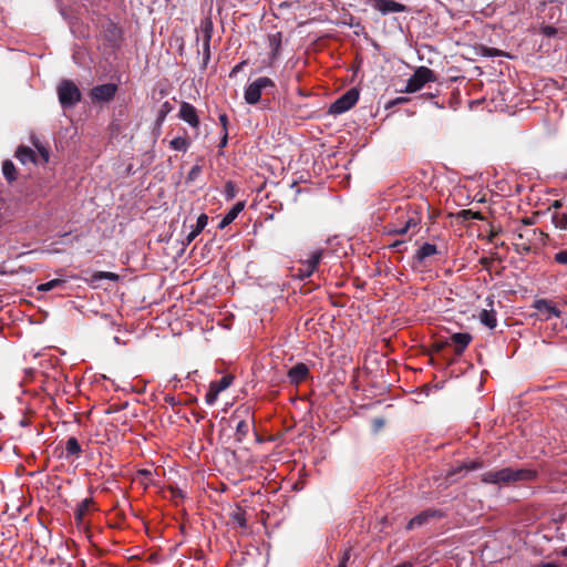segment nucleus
I'll return each instance as SVG.
<instances>
[{
  "instance_id": "f257e3e1",
  "label": "nucleus",
  "mask_w": 567,
  "mask_h": 567,
  "mask_svg": "<svg viewBox=\"0 0 567 567\" xmlns=\"http://www.w3.org/2000/svg\"><path fill=\"white\" fill-rule=\"evenodd\" d=\"M275 87L276 84L270 78L260 76L245 87V102L249 105H255L261 100L264 92L274 93Z\"/></svg>"
},
{
  "instance_id": "f03ea898",
  "label": "nucleus",
  "mask_w": 567,
  "mask_h": 567,
  "mask_svg": "<svg viewBox=\"0 0 567 567\" xmlns=\"http://www.w3.org/2000/svg\"><path fill=\"white\" fill-rule=\"evenodd\" d=\"M56 92L59 103L64 110L75 106L82 97L80 89L71 80H62L58 85Z\"/></svg>"
},
{
  "instance_id": "7ed1b4c3",
  "label": "nucleus",
  "mask_w": 567,
  "mask_h": 567,
  "mask_svg": "<svg viewBox=\"0 0 567 567\" xmlns=\"http://www.w3.org/2000/svg\"><path fill=\"white\" fill-rule=\"evenodd\" d=\"M435 80L433 70L426 66H419L411 78L408 80L406 85L402 92L415 93L420 91L427 82Z\"/></svg>"
},
{
  "instance_id": "20e7f679",
  "label": "nucleus",
  "mask_w": 567,
  "mask_h": 567,
  "mask_svg": "<svg viewBox=\"0 0 567 567\" xmlns=\"http://www.w3.org/2000/svg\"><path fill=\"white\" fill-rule=\"evenodd\" d=\"M535 476V472L530 470H517L513 471L509 468L502 470L495 473L488 474V481L493 483L501 482H516V481H529Z\"/></svg>"
},
{
  "instance_id": "39448f33",
  "label": "nucleus",
  "mask_w": 567,
  "mask_h": 567,
  "mask_svg": "<svg viewBox=\"0 0 567 567\" xmlns=\"http://www.w3.org/2000/svg\"><path fill=\"white\" fill-rule=\"evenodd\" d=\"M359 95L360 93L357 87L349 89L329 106V114L340 115L349 111L358 102Z\"/></svg>"
},
{
  "instance_id": "423d86ee",
  "label": "nucleus",
  "mask_w": 567,
  "mask_h": 567,
  "mask_svg": "<svg viewBox=\"0 0 567 567\" xmlns=\"http://www.w3.org/2000/svg\"><path fill=\"white\" fill-rule=\"evenodd\" d=\"M234 377L230 374L224 375L217 381H213L209 384L208 392L205 395V402L207 405H214L220 392L225 391L233 383Z\"/></svg>"
},
{
  "instance_id": "0eeeda50",
  "label": "nucleus",
  "mask_w": 567,
  "mask_h": 567,
  "mask_svg": "<svg viewBox=\"0 0 567 567\" xmlns=\"http://www.w3.org/2000/svg\"><path fill=\"white\" fill-rule=\"evenodd\" d=\"M117 85L114 83H105L96 85L91 90V99L94 102H110L114 99Z\"/></svg>"
},
{
  "instance_id": "6e6552de",
  "label": "nucleus",
  "mask_w": 567,
  "mask_h": 567,
  "mask_svg": "<svg viewBox=\"0 0 567 567\" xmlns=\"http://www.w3.org/2000/svg\"><path fill=\"white\" fill-rule=\"evenodd\" d=\"M323 251L321 249L315 250L310 254L309 258L301 261V268L299 269V276L301 279L309 278L315 270L317 269L318 265L321 261Z\"/></svg>"
},
{
  "instance_id": "1a4fd4ad",
  "label": "nucleus",
  "mask_w": 567,
  "mask_h": 567,
  "mask_svg": "<svg viewBox=\"0 0 567 567\" xmlns=\"http://www.w3.org/2000/svg\"><path fill=\"white\" fill-rule=\"evenodd\" d=\"M486 307L478 315V320L488 329H494L497 324L496 312L494 310V296H488L485 299Z\"/></svg>"
},
{
  "instance_id": "9d476101",
  "label": "nucleus",
  "mask_w": 567,
  "mask_h": 567,
  "mask_svg": "<svg viewBox=\"0 0 567 567\" xmlns=\"http://www.w3.org/2000/svg\"><path fill=\"white\" fill-rule=\"evenodd\" d=\"M444 516V513L441 509H425L414 516L406 525L408 530H412L416 527H421L429 523L432 518H441Z\"/></svg>"
},
{
  "instance_id": "9b49d317",
  "label": "nucleus",
  "mask_w": 567,
  "mask_h": 567,
  "mask_svg": "<svg viewBox=\"0 0 567 567\" xmlns=\"http://www.w3.org/2000/svg\"><path fill=\"white\" fill-rule=\"evenodd\" d=\"M204 42H203V65L206 68L210 60V39L213 32V23L209 19H205L200 24Z\"/></svg>"
},
{
  "instance_id": "f8f14e48",
  "label": "nucleus",
  "mask_w": 567,
  "mask_h": 567,
  "mask_svg": "<svg viewBox=\"0 0 567 567\" xmlns=\"http://www.w3.org/2000/svg\"><path fill=\"white\" fill-rule=\"evenodd\" d=\"M372 7L378 10L382 16L389 13H400L406 10L405 4L395 0H372Z\"/></svg>"
},
{
  "instance_id": "ddd939ff",
  "label": "nucleus",
  "mask_w": 567,
  "mask_h": 567,
  "mask_svg": "<svg viewBox=\"0 0 567 567\" xmlns=\"http://www.w3.org/2000/svg\"><path fill=\"white\" fill-rule=\"evenodd\" d=\"M533 308L538 310L543 316V320H549L551 317L559 318L561 311L555 307V305L547 299H537L533 303Z\"/></svg>"
},
{
  "instance_id": "4468645a",
  "label": "nucleus",
  "mask_w": 567,
  "mask_h": 567,
  "mask_svg": "<svg viewBox=\"0 0 567 567\" xmlns=\"http://www.w3.org/2000/svg\"><path fill=\"white\" fill-rule=\"evenodd\" d=\"M178 116L181 120L186 122L193 128H198L199 118L197 115V111L194 105L188 102H183L179 107Z\"/></svg>"
},
{
  "instance_id": "2eb2a0df",
  "label": "nucleus",
  "mask_w": 567,
  "mask_h": 567,
  "mask_svg": "<svg viewBox=\"0 0 567 567\" xmlns=\"http://www.w3.org/2000/svg\"><path fill=\"white\" fill-rule=\"evenodd\" d=\"M472 340V336L467 332L453 333L449 339V344L453 346L456 353H462Z\"/></svg>"
},
{
  "instance_id": "dca6fc26",
  "label": "nucleus",
  "mask_w": 567,
  "mask_h": 567,
  "mask_svg": "<svg viewBox=\"0 0 567 567\" xmlns=\"http://www.w3.org/2000/svg\"><path fill=\"white\" fill-rule=\"evenodd\" d=\"M245 208V202H237L220 219L218 224L219 229L226 228L228 225H230L237 216L244 210Z\"/></svg>"
},
{
  "instance_id": "f3484780",
  "label": "nucleus",
  "mask_w": 567,
  "mask_h": 567,
  "mask_svg": "<svg viewBox=\"0 0 567 567\" xmlns=\"http://www.w3.org/2000/svg\"><path fill=\"white\" fill-rule=\"evenodd\" d=\"M309 373V369L305 363H297L288 371V378L291 383L298 384L303 381Z\"/></svg>"
},
{
  "instance_id": "a211bd4d",
  "label": "nucleus",
  "mask_w": 567,
  "mask_h": 567,
  "mask_svg": "<svg viewBox=\"0 0 567 567\" xmlns=\"http://www.w3.org/2000/svg\"><path fill=\"white\" fill-rule=\"evenodd\" d=\"M208 217L206 214H200L197 217L196 225L192 226V230L186 235L185 243L189 245L207 226Z\"/></svg>"
},
{
  "instance_id": "6ab92c4d",
  "label": "nucleus",
  "mask_w": 567,
  "mask_h": 567,
  "mask_svg": "<svg viewBox=\"0 0 567 567\" xmlns=\"http://www.w3.org/2000/svg\"><path fill=\"white\" fill-rule=\"evenodd\" d=\"M437 254V248L434 244L424 243L415 252L414 259L419 265H422L424 260L431 256Z\"/></svg>"
},
{
  "instance_id": "aec40b11",
  "label": "nucleus",
  "mask_w": 567,
  "mask_h": 567,
  "mask_svg": "<svg viewBox=\"0 0 567 567\" xmlns=\"http://www.w3.org/2000/svg\"><path fill=\"white\" fill-rule=\"evenodd\" d=\"M93 505L92 498H84L81 501L75 511H74V518L78 524V526H82L84 524V517L89 513Z\"/></svg>"
},
{
  "instance_id": "412c9836",
  "label": "nucleus",
  "mask_w": 567,
  "mask_h": 567,
  "mask_svg": "<svg viewBox=\"0 0 567 567\" xmlns=\"http://www.w3.org/2000/svg\"><path fill=\"white\" fill-rule=\"evenodd\" d=\"M16 157L23 165L37 162L35 152L27 146H19L16 152Z\"/></svg>"
},
{
  "instance_id": "4be33fe9",
  "label": "nucleus",
  "mask_w": 567,
  "mask_h": 567,
  "mask_svg": "<svg viewBox=\"0 0 567 567\" xmlns=\"http://www.w3.org/2000/svg\"><path fill=\"white\" fill-rule=\"evenodd\" d=\"M419 224H420V218L417 216H411L405 220L403 226L390 229L389 234L405 235L409 231V229L416 227Z\"/></svg>"
},
{
  "instance_id": "5701e85b",
  "label": "nucleus",
  "mask_w": 567,
  "mask_h": 567,
  "mask_svg": "<svg viewBox=\"0 0 567 567\" xmlns=\"http://www.w3.org/2000/svg\"><path fill=\"white\" fill-rule=\"evenodd\" d=\"M81 445L76 437L71 436L65 443V456L66 457H80Z\"/></svg>"
},
{
  "instance_id": "b1692460",
  "label": "nucleus",
  "mask_w": 567,
  "mask_h": 567,
  "mask_svg": "<svg viewBox=\"0 0 567 567\" xmlns=\"http://www.w3.org/2000/svg\"><path fill=\"white\" fill-rule=\"evenodd\" d=\"M2 174L9 183H12L17 179L16 166L12 161L6 159L2 163Z\"/></svg>"
},
{
  "instance_id": "393cba45",
  "label": "nucleus",
  "mask_w": 567,
  "mask_h": 567,
  "mask_svg": "<svg viewBox=\"0 0 567 567\" xmlns=\"http://www.w3.org/2000/svg\"><path fill=\"white\" fill-rule=\"evenodd\" d=\"M551 221L556 228L567 230V209L564 212H554L551 215Z\"/></svg>"
},
{
  "instance_id": "a878e982",
  "label": "nucleus",
  "mask_w": 567,
  "mask_h": 567,
  "mask_svg": "<svg viewBox=\"0 0 567 567\" xmlns=\"http://www.w3.org/2000/svg\"><path fill=\"white\" fill-rule=\"evenodd\" d=\"M65 284L64 279L55 278L50 281L38 285L37 290L41 292H47L53 290L55 288L62 287Z\"/></svg>"
},
{
  "instance_id": "bb28decb",
  "label": "nucleus",
  "mask_w": 567,
  "mask_h": 567,
  "mask_svg": "<svg viewBox=\"0 0 567 567\" xmlns=\"http://www.w3.org/2000/svg\"><path fill=\"white\" fill-rule=\"evenodd\" d=\"M189 145H190V143L188 142V140H186L185 137H182V136L174 137L169 142L171 148H173L174 151L184 152V153L187 152V150L189 148Z\"/></svg>"
},
{
  "instance_id": "cd10ccee",
  "label": "nucleus",
  "mask_w": 567,
  "mask_h": 567,
  "mask_svg": "<svg viewBox=\"0 0 567 567\" xmlns=\"http://www.w3.org/2000/svg\"><path fill=\"white\" fill-rule=\"evenodd\" d=\"M230 520L234 525H237L241 528L247 527L245 512L241 508H237L230 514Z\"/></svg>"
},
{
  "instance_id": "c85d7f7f",
  "label": "nucleus",
  "mask_w": 567,
  "mask_h": 567,
  "mask_svg": "<svg viewBox=\"0 0 567 567\" xmlns=\"http://www.w3.org/2000/svg\"><path fill=\"white\" fill-rule=\"evenodd\" d=\"M250 431V425L247 421L240 420L236 425V440L241 441Z\"/></svg>"
},
{
  "instance_id": "c756f323",
  "label": "nucleus",
  "mask_w": 567,
  "mask_h": 567,
  "mask_svg": "<svg viewBox=\"0 0 567 567\" xmlns=\"http://www.w3.org/2000/svg\"><path fill=\"white\" fill-rule=\"evenodd\" d=\"M223 194H224V197L226 198V200H231L235 198L237 192H236V186L231 181L226 182Z\"/></svg>"
},
{
  "instance_id": "7c9ffc66",
  "label": "nucleus",
  "mask_w": 567,
  "mask_h": 567,
  "mask_svg": "<svg viewBox=\"0 0 567 567\" xmlns=\"http://www.w3.org/2000/svg\"><path fill=\"white\" fill-rule=\"evenodd\" d=\"M171 110H172V106H171L169 102H165L162 104V106L157 113V118H156V123L158 125H161L165 121V117L171 112Z\"/></svg>"
},
{
  "instance_id": "2f4dec72",
  "label": "nucleus",
  "mask_w": 567,
  "mask_h": 567,
  "mask_svg": "<svg viewBox=\"0 0 567 567\" xmlns=\"http://www.w3.org/2000/svg\"><path fill=\"white\" fill-rule=\"evenodd\" d=\"M463 219H482L481 213L471 209H464L460 213Z\"/></svg>"
},
{
  "instance_id": "473e14b6",
  "label": "nucleus",
  "mask_w": 567,
  "mask_h": 567,
  "mask_svg": "<svg viewBox=\"0 0 567 567\" xmlns=\"http://www.w3.org/2000/svg\"><path fill=\"white\" fill-rule=\"evenodd\" d=\"M482 51H483L482 54L487 58H495V56L504 55V53L501 50L495 49V48H483Z\"/></svg>"
},
{
  "instance_id": "72a5a7b5",
  "label": "nucleus",
  "mask_w": 567,
  "mask_h": 567,
  "mask_svg": "<svg viewBox=\"0 0 567 567\" xmlns=\"http://www.w3.org/2000/svg\"><path fill=\"white\" fill-rule=\"evenodd\" d=\"M554 260L557 264L567 266V249L559 250L554 255Z\"/></svg>"
},
{
  "instance_id": "f704fd0d",
  "label": "nucleus",
  "mask_w": 567,
  "mask_h": 567,
  "mask_svg": "<svg viewBox=\"0 0 567 567\" xmlns=\"http://www.w3.org/2000/svg\"><path fill=\"white\" fill-rule=\"evenodd\" d=\"M202 167L199 165H194L187 174V181L194 182L200 174Z\"/></svg>"
},
{
  "instance_id": "c9c22d12",
  "label": "nucleus",
  "mask_w": 567,
  "mask_h": 567,
  "mask_svg": "<svg viewBox=\"0 0 567 567\" xmlns=\"http://www.w3.org/2000/svg\"><path fill=\"white\" fill-rule=\"evenodd\" d=\"M384 426V420L381 417L373 419L372 421V431L374 433L379 432Z\"/></svg>"
},
{
  "instance_id": "e433bc0d",
  "label": "nucleus",
  "mask_w": 567,
  "mask_h": 567,
  "mask_svg": "<svg viewBox=\"0 0 567 567\" xmlns=\"http://www.w3.org/2000/svg\"><path fill=\"white\" fill-rule=\"evenodd\" d=\"M218 118L221 124L223 132H228V116L225 113H221Z\"/></svg>"
},
{
  "instance_id": "4c0bfd02",
  "label": "nucleus",
  "mask_w": 567,
  "mask_h": 567,
  "mask_svg": "<svg viewBox=\"0 0 567 567\" xmlns=\"http://www.w3.org/2000/svg\"><path fill=\"white\" fill-rule=\"evenodd\" d=\"M543 33L546 37H554L557 33V29L555 27L547 25L543 29Z\"/></svg>"
},
{
  "instance_id": "58836bf2",
  "label": "nucleus",
  "mask_w": 567,
  "mask_h": 567,
  "mask_svg": "<svg viewBox=\"0 0 567 567\" xmlns=\"http://www.w3.org/2000/svg\"><path fill=\"white\" fill-rule=\"evenodd\" d=\"M227 143H228V132H223V136L218 144V147L221 150V148L226 147Z\"/></svg>"
},
{
  "instance_id": "ea45409f",
  "label": "nucleus",
  "mask_w": 567,
  "mask_h": 567,
  "mask_svg": "<svg viewBox=\"0 0 567 567\" xmlns=\"http://www.w3.org/2000/svg\"><path fill=\"white\" fill-rule=\"evenodd\" d=\"M2 450H7L8 452L17 454L16 446L12 445L11 443H4V444L0 445V451H2Z\"/></svg>"
},
{
  "instance_id": "a19ab883",
  "label": "nucleus",
  "mask_w": 567,
  "mask_h": 567,
  "mask_svg": "<svg viewBox=\"0 0 567 567\" xmlns=\"http://www.w3.org/2000/svg\"><path fill=\"white\" fill-rule=\"evenodd\" d=\"M349 558H350L349 551H346L337 567H347V563H348Z\"/></svg>"
},
{
  "instance_id": "79ce46f5",
  "label": "nucleus",
  "mask_w": 567,
  "mask_h": 567,
  "mask_svg": "<svg viewBox=\"0 0 567 567\" xmlns=\"http://www.w3.org/2000/svg\"><path fill=\"white\" fill-rule=\"evenodd\" d=\"M561 207H563V203H561V200H554V202L550 204V206H549L548 210L555 209V212H558V209H559V208H561Z\"/></svg>"
},
{
  "instance_id": "37998d69",
  "label": "nucleus",
  "mask_w": 567,
  "mask_h": 567,
  "mask_svg": "<svg viewBox=\"0 0 567 567\" xmlns=\"http://www.w3.org/2000/svg\"><path fill=\"white\" fill-rule=\"evenodd\" d=\"M404 245L403 240H395L394 243L390 244L389 247L392 249L400 250V247Z\"/></svg>"
},
{
  "instance_id": "c03bdc74",
  "label": "nucleus",
  "mask_w": 567,
  "mask_h": 567,
  "mask_svg": "<svg viewBox=\"0 0 567 567\" xmlns=\"http://www.w3.org/2000/svg\"><path fill=\"white\" fill-rule=\"evenodd\" d=\"M165 401L171 404L172 406L174 405H177L178 404V401L174 398V396H171V395H166L165 396Z\"/></svg>"
},
{
  "instance_id": "a18cd8bd",
  "label": "nucleus",
  "mask_w": 567,
  "mask_h": 567,
  "mask_svg": "<svg viewBox=\"0 0 567 567\" xmlns=\"http://www.w3.org/2000/svg\"><path fill=\"white\" fill-rule=\"evenodd\" d=\"M405 101H406L405 97H396L395 100L389 102V105L390 106L398 105V104H401V103H403Z\"/></svg>"
},
{
  "instance_id": "49530a36",
  "label": "nucleus",
  "mask_w": 567,
  "mask_h": 567,
  "mask_svg": "<svg viewBox=\"0 0 567 567\" xmlns=\"http://www.w3.org/2000/svg\"><path fill=\"white\" fill-rule=\"evenodd\" d=\"M534 567H560V566L558 564H556V563L548 561V563H542V564L536 565Z\"/></svg>"
},
{
  "instance_id": "de8ad7c7",
  "label": "nucleus",
  "mask_w": 567,
  "mask_h": 567,
  "mask_svg": "<svg viewBox=\"0 0 567 567\" xmlns=\"http://www.w3.org/2000/svg\"><path fill=\"white\" fill-rule=\"evenodd\" d=\"M101 277H105L107 279H111V280H114L117 278V275L113 274V272H102L101 274Z\"/></svg>"
},
{
  "instance_id": "09e8293b",
  "label": "nucleus",
  "mask_w": 567,
  "mask_h": 567,
  "mask_svg": "<svg viewBox=\"0 0 567 567\" xmlns=\"http://www.w3.org/2000/svg\"><path fill=\"white\" fill-rule=\"evenodd\" d=\"M172 493H173V496H175V497H182V498L184 497V493L179 488H172Z\"/></svg>"
},
{
  "instance_id": "8fccbe9b",
  "label": "nucleus",
  "mask_w": 567,
  "mask_h": 567,
  "mask_svg": "<svg viewBox=\"0 0 567 567\" xmlns=\"http://www.w3.org/2000/svg\"><path fill=\"white\" fill-rule=\"evenodd\" d=\"M138 474H140V475H142V476H144V477H145V478H147V480H150V477H151V475H152L151 471H148V470H140V471H138Z\"/></svg>"
},
{
  "instance_id": "3c124183",
  "label": "nucleus",
  "mask_w": 567,
  "mask_h": 567,
  "mask_svg": "<svg viewBox=\"0 0 567 567\" xmlns=\"http://www.w3.org/2000/svg\"><path fill=\"white\" fill-rule=\"evenodd\" d=\"M453 476H454V473H450V474L447 475V477H446V480H445V481H446V484H450V483L454 482Z\"/></svg>"
},
{
  "instance_id": "603ef678",
  "label": "nucleus",
  "mask_w": 567,
  "mask_h": 567,
  "mask_svg": "<svg viewBox=\"0 0 567 567\" xmlns=\"http://www.w3.org/2000/svg\"><path fill=\"white\" fill-rule=\"evenodd\" d=\"M520 251L526 252V254H527V252H529V251H530V246H528V245H523V246H522V250H520Z\"/></svg>"
},
{
  "instance_id": "864d4df0",
  "label": "nucleus",
  "mask_w": 567,
  "mask_h": 567,
  "mask_svg": "<svg viewBox=\"0 0 567 567\" xmlns=\"http://www.w3.org/2000/svg\"><path fill=\"white\" fill-rule=\"evenodd\" d=\"M41 154L43 155L44 161H45V162H48V159H49V154H48V152H47L44 148H42V150H41Z\"/></svg>"
},
{
  "instance_id": "5fc2aeb1",
  "label": "nucleus",
  "mask_w": 567,
  "mask_h": 567,
  "mask_svg": "<svg viewBox=\"0 0 567 567\" xmlns=\"http://www.w3.org/2000/svg\"><path fill=\"white\" fill-rule=\"evenodd\" d=\"M241 65H243V63L237 64V65L233 69L231 74H234V73L238 72V71L240 70Z\"/></svg>"
},
{
  "instance_id": "6e6d98bb",
  "label": "nucleus",
  "mask_w": 567,
  "mask_h": 567,
  "mask_svg": "<svg viewBox=\"0 0 567 567\" xmlns=\"http://www.w3.org/2000/svg\"><path fill=\"white\" fill-rule=\"evenodd\" d=\"M560 555L564 557V558H567V546L564 547L561 550H560Z\"/></svg>"
},
{
  "instance_id": "4d7b16f0",
  "label": "nucleus",
  "mask_w": 567,
  "mask_h": 567,
  "mask_svg": "<svg viewBox=\"0 0 567 567\" xmlns=\"http://www.w3.org/2000/svg\"><path fill=\"white\" fill-rule=\"evenodd\" d=\"M471 464H472V466L466 467V470H474V468H476V466H475V465H476L477 463H471Z\"/></svg>"
},
{
  "instance_id": "13d9d810",
  "label": "nucleus",
  "mask_w": 567,
  "mask_h": 567,
  "mask_svg": "<svg viewBox=\"0 0 567 567\" xmlns=\"http://www.w3.org/2000/svg\"><path fill=\"white\" fill-rule=\"evenodd\" d=\"M172 381H174V382H178V381H179V379H177V375H174V377L172 378L171 382H172Z\"/></svg>"
},
{
  "instance_id": "bf43d9fd",
  "label": "nucleus",
  "mask_w": 567,
  "mask_h": 567,
  "mask_svg": "<svg viewBox=\"0 0 567 567\" xmlns=\"http://www.w3.org/2000/svg\"><path fill=\"white\" fill-rule=\"evenodd\" d=\"M525 224H526V225H530V224H532V221H530V220H525Z\"/></svg>"
},
{
  "instance_id": "052dcab7",
  "label": "nucleus",
  "mask_w": 567,
  "mask_h": 567,
  "mask_svg": "<svg viewBox=\"0 0 567 567\" xmlns=\"http://www.w3.org/2000/svg\"><path fill=\"white\" fill-rule=\"evenodd\" d=\"M234 457H241V456L237 455L236 452H234Z\"/></svg>"
}]
</instances>
